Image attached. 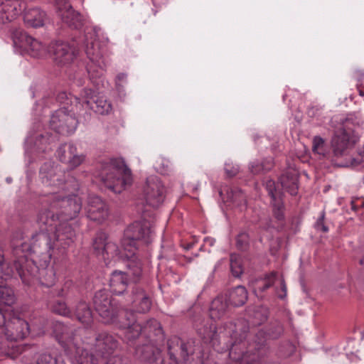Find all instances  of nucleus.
<instances>
[{
  "label": "nucleus",
  "instance_id": "f257e3e1",
  "mask_svg": "<svg viewBox=\"0 0 364 364\" xmlns=\"http://www.w3.org/2000/svg\"><path fill=\"white\" fill-rule=\"evenodd\" d=\"M359 127L353 118H345L341 120L340 126L335 132L331 145L333 156L344 159L341 166H355L364 161L362 151L355 150L353 145L359 140L356 129Z\"/></svg>",
  "mask_w": 364,
  "mask_h": 364
},
{
  "label": "nucleus",
  "instance_id": "f03ea898",
  "mask_svg": "<svg viewBox=\"0 0 364 364\" xmlns=\"http://www.w3.org/2000/svg\"><path fill=\"white\" fill-rule=\"evenodd\" d=\"M54 210L50 207L42 208L38 212L36 223L39 232L31 237L30 249L37 257H41L45 265L50 262L52 257L50 233L61 222L59 214L57 212L55 213Z\"/></svg>",
  "mask_w": 364,
  "mask_h": 364
},
{
  "label": "nucleus",
  "instance_id": "7ed1b4c3",
  "mask_svg": "<svg viewBox=\"0 0 364 364\" xmlns=\"http://www.w3.org/2000/svg\"><path fill=\"white\" fill-rule=\"evenodd\" d=\"M138 210L141 212L142 220L135 221L128 226L122 240L124 257L129 259L138 258L136 256V242L149 244L152 240V221L149 218H151L153 213L151 210H143L141 206L138 207Z\"/></svg>",
  "mask_w": 364,
  "mask_h": 364
},
{
  "label": "nucleus",
  "instance_id": "20e7f679",
  "mask_svg": "<svg viewBox=\"0 0 364 364\" xmlns=\"http://www.w3.org/2000/svg\"><path fill=\"white\" fill-rule=\"evenodd\" d=\"M100 177L105 187L120 193L132 183L131 170L121 159H113L102 164Z\"/></svg>",
  "mask_w": 364,
  "mask_h": 364
},
{
  "label": "nucleus",
  "instance_id": "39448f33",
  "mask_svg": "<svg viewBox=\"0 0 364 364\" xmlns=\"http://www.w3.org/2000/svg\"><path fill=\"white\" fill-rule=\"evenodd\" d=\"M223 328L231 339L230 358L238 361L247 357L248 351L246 339L250 333L248 321L244 318L227 321L223 324Z\"/></svg>",
  "mask_w": 364,
  "mask_h": 364
},
{
  "label": "nucleus",
  "instance_id": "423d86ee",
  "mask_svg": "<svg viewBox=\"0 0 364 364\" xmlns=\"http://www.w3.org/2000/svg\"><path fill=\"white\" fill-rule=\"evenodd\" d=\"M127 272L114 271L109 279L112 291L116 294H122L128 285L127 277H130L134 282H138L142 277V264L139 258H127Z\"/></svg>",
  "mask_w": 364,
  "mask_h": 364
},
{
  "label": "nucleus",
  "instance_id": "0eeeda50",
  "mask_svg": "<svg viewBox=\"0 0 364 364\" xmlns=\"http://www.w3.org/2000/svg\"><path fill=\"white\" fill-rule=\"evenodd\" d=\"M95 311L104 323L114 322L118 316V307L116 301L105 289L97 291L92 299Z\"/></svg>",
  "mask_w": 364,
  "mask_h": 364
},
{
  "label": "nucleus",
  "instance_id": "6e6552de",
  "mask_svg": "<svg viewBox=\"0 0 364 364\" xmlns=\"http://www.w3.org/2000/svg\"><path fill=\"white\" fill-rule=\"evenodd\" d=\"M14 267L23 283L29 284L37 277L39 267L33 259H29L24 254L22 247L13 250Z\"/></svg>",
  "mask_w": 364,
  "mask_h": 364
},
{
  "label": "nucleus",
  "instance_id": "1a4fd4ad",
  "mask_svg": "<svg viewBox=\"0 0 364 364\" xmlns=\"http://www.w3.org/2000/svg\"><path fill=\"white\" fill-rule=\"evenodd\" d=\"M50 208L58 210L61 221L67 222L78 215L82 209V201L77 196L61 198L53 196Z\"/></svg>",
  "mask_w": 364,
  "mask_h": 364
},
{
  "label": "nucleus",
  "instance_id": "9d476101",
  "mask_svg": "<svg viewBox=\"0 0 364 364\" xmlns=\"http://www.w3.org/2000/svg\"><path fill=\"white\" fill-rule=\"evenodd\" d=\"M168 354L172 361L171 364H178L180 361H183L186 364H203L199 356L196 362H189V356L193 354L191 346L177 336L168 341Z\"/></svg>",
  "mask_w": 364,
  "mask_h": 364
},
{
  "label": "nucleus",
  "instance_id": "9b49d317",
  "mask_svg": "<svg viewBox=\"0 0 364 364\" xmlns=\"http://www.w3.org/2000/svg\"><path fill=\"white\" fill-rule=\"evenodd\" d=\"M77 124L75 116L65 108L59 109L51 116L50 126L52 129L60 134L67 135L73 133Z\"/></svg>",
  "mask_w": 364,
  "mask_h": 364
},
{
  "label": "nucleus",
  "instance_id": "f8f14e48",
  "mask_svg": "<svg viewBox=\"0 0 364 364\" xmlns=\"http://www.w3.org/2000/svg\"><path fill=\"white\" fill-rule=\"evenodd\" d=\"M144 194L146 203L152 208H158L164 202L165 188L158 176H150L146 178Z\"/></svg>",
  "mask_w": 364,
  "mask_h": 364
},
{
  "label": "nucleus",
  "instance_id": "ddd939ff",
  "mask_svg": "<svg viewBox=\"0 0 364 364\" xmlns=\"http://www.w3.org/2000/svg\"><path fill=\"white\" fill-rule=\"evenodd\" d=\"M39 175L42 182L50 186L61 187L66 181L65 171L52 162H45L40 168Z\"/></svg>",
  "mask_w": 364,
  "mask_h": 364
},
{
  "label": "nucleus",
  "instance_id": "4468645a",
  "mask_svg": "<svg viewBox=\"0 0 364 364\" xmlns=\"http://www.w3.org/2000/svg\"><path fill=\"white\" fill-rule=\"evenodd\" d=\"M49 52L52 53L53 60L59 65L70 64L76 58L78 49L73 43L68 42L55 41L52 43L49 48Z\"/></svg>",
  "mask_w": 364,
  "mask_h": 364
},
{
  "label": "nucleus",
  "instance_id": "2eb2a0df",
  "mask_svg": "<svg viewBox=\"0 0 364 364\" xmlns=\"http://www.w3.org/2000/svg\"><path fill=\"white\" fill-rule=\"evenodd\" d=\"M52 237V252L55 248L66 249L74 242L75 233L72 227L67 223L61 221L50 233Z\"/></svg>",
  "mask_w": 364,
  "mask_h": 364
},
{
  "label": "nucleus",
  "instance_id": "dca6fc26",
  "mask_svg": "<svg viewBox=\"0 0 364 364\" xmlns=\"http://www.w3.org/2000/svg\"><path fill=\"white\" fill-rule=\"evenodd\" d=\"M58 16L69 27L77 29L82 26V17L75 11L68 0H55Z\"/></svg>",
  "mask_w": 364,
  "mask_h": 364
},
{
  "label": "nucleus",
  "instance_id": "f3484780",
  "mask_svg": "<svg viewBox=\"0 0 364 364\" xmlns=\"http://www.w3.org/2000/svg\"><path fill=\"white\" fill-rule=\"evenodd\" d=\"M4 331L9 339L17 341L23 339L28 335L29 325L24 319L13 316L7 321Z\"/></svg>",
  "mask_w": 364,
  "mask_h": 364
},
{
  "label": "nucleus",
  "instance_id": "a211bd4d",
  "mask_svg": "<svg viewBox=\"0 0 364 364\" xmlns=\"http://www.w3.org/2000/svg\"><path fill=\"white\" fill-rule=\"evenodd\" d=\"M53 333L56 340L65 348V350L75 349L79 353V348L75 343V330L62 323H56L54 326Z\"/></svg>",
  "mask_w": 364,
  "mask_h": 364
},
{
  "label": "nucleus",
  "instance_id": "6ab92c4d",
  "mask_svg": "<svg viewBox=\"0 0 364 364\" xmlns=\"http://www.w3.org/2000/svg\"><path fill=\"white\" fill-rule=\"evenodd\" d=\"M87 215L91 220L102 223L108 217V208L106 203L97 196L88 198Z\"/></svg>",
  "mask_w": 364,
  "mask_h": 364
},
{
  "label": "nucleus",
  "instance_id": "aec40b11",
  "mask_svg": "<svg viewBox=\"0 0 364 364\" xmlns=\"http://www.w3.org/2000/svg\"><path fill=\"white\" fill-rule=\"evenodd\" d=\"M116 338L106 332L100 333L95 338V351L102 357H108L118 348Z\"/></svg>",
  "mask_w": 364,
  "mask_h": 364
},
{
  "label": "nucleus",
  "instance_id": "412c9836",
  "mask_svg": "<svg viewBox=\"0 0 364 364\" xmlns=\"http://www.w3.org/2000/svg\"><path fill=\"white\" fill-rule=\"evenodd\" d=\"M272 212L274 220L268 218L265 224H264V228L266 230L274 228L277 231L283 230L286 225L285 219V207L283 202L281 200H275L271 202Z\"/></svg>",
  "mask_w": 364,
  "mask_h": 364
},
{
  "label": "nucleus",
  "instance_id": "4be33fe9",
  "mask_svg": "<svg viewBox=\"0 0 364 364\" xmlns=\"http://www.w3.org/2000/svg\"><path fill=\"white\" fill-rule=\"evenodd\" d=\"M142 326V337L149 342L163 344L165 336L161 323L154 318H150Z\"/></svg>",
  "mask_w": 364,
  "mask_h": 364
},
{
  "label": "nucleus",
  "instance_id": "5701e85b",
  "mask_svg": "<svg viewBox=\"0 0 364 364\" xmlns=\"http://www.w3.org/2000/svg\"><path fill=\"white\" fill-rule=\"evenodd\" d=\"M161 345L149 341L143 345H138L135 348V355L141 361L154 363L161 358Z\"/></svg>",
  "mask_w": 364,
  "mask_h": 364
},
{
  "label": "nucleus",
  "instance_id": "b1692460",
  "mask_svg": "<svg viewBox=\"0 0 364 364\" xmlns=\"http://www.w3.org/2000/svg\"><path fill=\"white\" fill-rule=\"evenodd\" d=\"M132 304L139 313L148 312L151 306V301L149 294L139 286H135L132 291Z\"/></svg>",
  "mask_w": 364,
  "mask_h": 364
},
{
  "label": "nucleus",
  "instance_id": "393cba45",
  "mask_svg": "<svg viewBox=\"0 0 364 364\" xmlns=\"http://www.w3.org/2000/svg\"><path fill=\"white\" fill-rule=\"evenodd\" d=\"M18 0H6L0 4V23H6L15 19L22 11Z\"/></svg>",
  "mask_w": 364,
  "mask_h": 364
},
{
  "label": "nucleus",
  "instance_id": "a878e982",
  "mask_svg": "<svg viewBox=\"0 0 364 364\" xmlns=\"http://www.w3.org/2000/svg\"><path fill=\"white\" fill-rule=\"evenodd\" d=\"M15 341L9 339L4 334H0V355H6L11 358L16 357L18 354L26 353L30 348L28 346H18L14 344Z\"/></svg>",
  "mask_w": 364,
  "mask_h": 364
},
{
  "label": "nucleus",
  "instance_id": "bb28decb",
  "mask_svg": "<svg viewBox=\"0 0 364 364\" xmlns=\"http://www.w3.org/2000/svg\"><path fill=\"white\" fill-rule=\"evenodd\" d=\"M229 302L227 296L220 294L211 302L210 307V316L213 320H219L223 318L228 311Z\"/></svg>",
  "mask_w": 364,
  "mask_h": 364
},
{
  "label": "nucleus",
  "instance_id": "cd10ccee",
  "mask_svg": "<svg viewBox=\"0 0 364 364\" xmlns=\"http://www.w3.org/2000/svg\"><path fill=\"white\" fill-rule=\"evenodd\" d=\"M46 18V13L38 8L29 9L25 11L23 15L25 23L33 28L43 26Z\"/></svg>",
  "mask_w": 364,
  "mask_h": 364
},
{
  "label": "nucleus",
  "instance_id": "c85d7f7f",
  "mask_svg": "<svg viewBox=\"0 0 364 364\" xmlns=\"http://www.w3.org/2000/svg\"><path fill=\"white\" fill-rule=\"evenodd\" d=\"M298 181L299 176L294 170L287 171L280 177L282 188L292 196L297 193Z\"/></svg>",
  "mask_w": 364,
  "mask_h": 364
},
{
  "label": "nucleus",
  "instance_id": "c756f323",
  "mask_svg": "<svg viewBox=\"0 0 364 364\" xmlns=\"http://www.w3.org/2000/svg\"><path fill=\"white\" fill-rule=\"evenodd\" d=\"M230 305L240 306L247 300V291L243 286H237L224 294Z\"/></svg>",
  "mask_w": 364,
  "mask_h": 364
},
{
  "label": "nucleus",
  "instance_id": "7c9ffc66",
  "mask_svg": "<svg viewBox=\"0 0 364 364\" xmlns=\"http://www.w3.org/2000/svg\"><path fill=\"white\" fill-rule=\"evenodd\" d=\"M85 102L92 110L100 114H108L112 110L111 103L103 97L92 96Z\"/></svg>",
  "mask_w": 364,
  "mask_h": 364
},
{
  "label": "nucleus",
  "instance_id": "2f4dec72",
  "mask_svg": "<svg viewBox=\"0 0 364 364\" xmlns=\"http://www.w3.org/2000/svg\"><path fill=\"white\" fill-rule=\"evenodd\" d=\"M85 53L92 63L97 64L101 70V72H102L105 70V64L102 59V53L98 47V43L91 42L90 44H87L85 48ZM102 74V73H100V75Z\"/></svg>",
  "mask_w": 364,
  "mask_h": 364
},
{
  "label": "nucleus",
  "instance_id": "473e14b6",
  "mask_svg": "<svg viewBox=\"0 0 364 364\" xmlns=\"http://www.w3.org/2000/svg\"><path fill=\"white\" fill-rule=\"evenodd\" d=\"M75 314L77 319L85 326L92 323V314L86 302L80 301L76 306Z\"/></svg>",
  "mask_w": 364,
  "mask_h": 364
},
{
  "label": "nucleus",
  "instance_id": "72a5a7b5",
  "mask_svg": "<svg viewBox=\"0 0 364 364\" xmlns=\"http://www.w3.org/2000/svg\"><path fill=\"white\" fill-rule=\"evenodd\" d=\"M312 152L319 159H329L330 154L325 140L320 136H315L312 140Z\"/></svg>",
  "mask_w": 364,
  "mask_h": 364
},
{
  "label": "nucleus",
  "instance_id": "f704fd0d",
  "mask_svg": "<svg viewBox=\"0 0 364 364\" xmlns=\"http://www.w3.org/2000/svg\"><path fill=\"white\" fill-rule=\"evenodd\" d=\"M124 329V338L127 343H132L135 341L140 336H142L141 324L134 322L127 327H122Z\"/></svg>",
  "mask_w": 364,
  "mask_h": 364
},
{
  "label": "nucleus",
  "instance_id": "c9c22d12",
  "mask_svg": "<svg viewBox=\"0 0 364 364\" xmlns=\"http://www.w3.org/2000/svg\"><path fill=\"white\" fill-rule=\"evenodd\" d=\"M35 279H37L41 285L50 287L54 284L55 281L54 271L52 268H39V272Z\"/></svg>",
  "mask_w": 364,
  "mask_h": 364
},
{
  "label": "nucleus",
  "instance_id": "e433bc0d",
  "mask_svg": "<svg viewBox=\"0 0 364 364\" xmlns=\"http://www.w3.org/2000/svg\"><path fill=\"white\" fill-rule=\"evenodd\" d=\"M13 41L15 46L25 51L33 37L23 30L16 29L13 33Z\"/></svg>",
  "mask_w": 364,
  "mask_h": 364
},
{
  "label": "nucleus",
  "instance_id": "4c0bfd02",
  "mask_svg": "<svg viewBox=\"0 0 364 364\" xmlns=\"http://www.w3.org/2000/svg\"><path fill=\"white\" fill-rule=\"evenodd\" d=\"M36 364H65L60 357L54 353L43 352L40 353L36 359Z\"/></svg>",
  "mask_w": 364,
  "mask_h": 364
},
{
  "label": "nucleus",
  "instance_id": "58836bf2",
  "mask_svg": "<svg viewBox=\"0 0 364 364\" xmlns=\"http://www.w3.org/2000/svg\"><path fill=\"white\" fill-rule=\"evenodd\" d=\"M25 52L33 58H40L46 53V47L40 41L32 38Z\"/></svg>",
  "mask_w": 364,
  "mask_h": 364
},
{
  "label": "nucleus",
  "instance_id": "ea45409f",
  "mask_svg": "<svg viewBox=\"0 0 364 364\" xmlns=\"http://www.w3.org/2000/svg\"><path fill=\"white\" fill-rule=\"evenodd\" d=\"M50 309L55 314L66 317L72 316V312L64 301L59 299L53 301L50 306Z\"/></svg>",
  "mask_w": 364,
  "mask_h": 364
},
{
  "label": "nucleus",
  "instance_id": "a19ab883",
  "mask_svg": "<svg viewBox=\"0 0 364 364\" xmlns=\"http://www.w3.org/2000/svg\"><path fill=\"white\" fill-rule=\"evenodd\" d=\"M75 145L73 144H64L60 145L56 151L57 158L64 164L70 159Z\"/></svg>",
  "mask_w": 364,
  "mask_h": 364
},
{
  "label": "nucleus",
  "instance_id": "79ce46f5",
  "mask_svg": "<svg viewBox=\"0 0 364 364\" xmlns=\"http://www.w3.org/2000/svg\"><path fill=\"white\" fill-rule=\"evenodd\" d=\"M267 333H266L263 331H259L254 336V340L252 343H249L247 341V347L250 348L252 346V348L250 350H247L248 353L250 352H252L253 350H259L263 346H264L266 342V338H267Z\"/></svg>",
  "mask_w": 364,
  "mask_h": 364
},
{
  "label": "nucleus",
  "instance_id": "37998d69",
  "mask_svg": "<svg viewBox=\"0 0 364 364\" xmlns=\"http://www.w3.org/2000/svg\"><path fill=\"white\" fill-rule=\"evenodd\" d=\"M107 235L105 232L100 231L96 234L93 240V248L99 255H102L107 245Z\"/></svg>",
  "mask_w": 364,
  "mask_h": 364
},
{
  "label": "nucleus",
  "instance_id": "c03bdc74",
  "mask_svg": "<svg viewBox=\"0 0 364 364\" xmlns=\"http://www.w3.org/2000/svg\"><path fill=\"white\" fill-rule=\"evenodd\" d=\"M230 270L235 277H239L243 273L241 258L236 254H231L230 258Z\"/></svg>",
  "mask_w": 364,
  "mask_h": 364
},
{
  "label": "nucleus",
  "instance_id": "a18cd8bd",
  "mask_svg": "<svg viewBox=\"0 0 364 364\" xmlns=\"http://www.w3.org/2000/svg\"><path fill=\"white\" fill-rule=\"evenodd\" d=\"M119 254V250L117 245L112 242H107V245L102 254L105 261L110 260L118 256Z\"/></svg>",
  "mask_w": 364,
  "mask_h": 364
},
{
  "label": "nucleus",
  "instance_id": "49530a36",
  "mask_svg": "<svg viewBox=\"0 0 364 364\" xmlns=\"http://www.w3.org/2000/svg\"><path fill=\"white\" fill-rule=\"evenodd\" d=\"M85 159V156L84 154H79L77 153V147L75 146L74 151L72 152L70 159L67 161L66 164L68 166L69 168L74 169L82 164Z\"/></svg>",
  "mask_w": 364,
  "mask_h": 364
},
{
  "label": "nucleus",
  "instance_id": "de8ad7c7",
  "mask_svg": "<svg viewBox=\"0 0 364 364\" xmlns=\"http://www.w3.org/2000/svg\"><path fill=\"white\" fill-rule=\"evenodd\" d=\"M80 354L77 358V364H99V360L95 355L87 350H80Z\"/></svg>",
  "mask_w": 364,
  "mask_h": 364
},
{
  "label": "nucleus",
  "instance_id": "09e8293b",
  "mask_svg": "<svg viewBox=\"0 0 364 364\" xmlns=\"http://www.w3.org/2000/svg\"><path fill=\"white\" fill-rule=\"evenodd\" d=\"M283 332L284 328L282 323L278 321H275L271 323L267 333L268 337L273 339H277L281 336Z\"/></svg>",
  "mask_w": 364,
  "mask_h": 364
},
{
  "label": "nucleus",
  "instance_id": "8fccbe9b",
  "mask_svg": "<svg viewBox=\"0 0 364 364\" xmlns=\"http://www.w3.org/2000/svg\"><path fill=\"white\" fill-rule=\"evenodd\" d=\"M136 321L135 315L132 311H123L120 314L119 325L120 327H127V326L132 325Z\"/></svg>",
  "mask_w": 364,
  "mask_h": 364
},
{
  "label": "nucleus",
  "instance_id": "3c124183",
  "mask_svg": "<svg viewBox=\"0 0 364 364\" xmlns=\"http://www.w3.org/2000/svg\"><path fill=\"white\" fill-rule=\"evenodd\" d=\"M253 317L255 321L254 323L255 325H260L265 321H267L268 317V311L267 309L264 307H258L253 314Z\"/></svg>",
  "mask_w": 364,
  "mask_h": 364
},
{
  "label": "nucleus",
  "instance_id": "603ef678",
  "mask_svg": "<svg viewBox=\"0 0 364 364\" xmlns=\"http://www.w3.org/2000/svg\"><path fill=\"white\" fill-rule=\"evenodd\" d=\"M272 167V163L271 161H268L267 164H265L264 162H253L250 168V171L253 173V174H259L263 171H267L268 170H269Z\"/></svg>",
  "mask_w": 364,
  "mask_h": 364
},
{
  "label": "nucleus",
  "instance_id": "864d4df0",
  "mask_svg": "<svg viewBox=\"0 0 364 364\" xmlns=\"http://www.w3.org/2000/svg\"><path fill=\"white\" fill-rule=\"evenodd\" d=\"M236 247L241 251L246 250L249 247V235L246 232H241L236 237Z\"/></svg>",
  "mask_w": 364,
  "mask_h": 364
},
{
  "label": "nucleus",
  "instance_id": "5fc2aeb1",
  "mask_svg": "<svg viewBox=\"0 0 364 364\" xmlns=\"http://www.w3.org/2000/svg\"><path fill=\"white\" fill-rule=\"evenodd\" d=\"M276 276L277 273L274 272L267 275L263 282V284L261 286L258 287V291L260 292H264V291L270 288L275 282Z\"/></svg>",
  "mask_w": 364,
  "mask_h": 364
},
{
  "label": "nucleus",
  "instance_id": "6e6d98bb",
  "mask_svg": "<svg viewBox=\"0 0 364 364\" xmlns=\"http://www.w3.org/2000/svg\"><path fill=\"white\" fill-rule=\"evenodd\" d=\"M231 200L237 205H246L247 200L244 193L240 190H235L232 191Z\"/></svg>",
  "mask_w": 364,
  "mask_h": 364
},
{
  "label": "nucleus",
  "instance_id": "4d7b16f0",
  "mask_svg": "<svg viewBox=\"0 0 364 364\" xmlns=\"http://www.w3.org/2000/svg\"><path fill=\"white\" fill-rule=\"evenodd\" d=\"M264 185H265V188L268 192V194L270 196V197L272 199V201L277 200L276 198V196H275V191H276L275 182L272 179H267L265 181Z\"/></svg>",
  "mask_w": 364,
  "mask_h": 364
},
{
  "label": "nucleus",
  "instance_id": "13d9d810",
  "mask_svg": "<svg viewBox=\"0 0 364 364\" xmlns=\"http://www.w3.org/2000/svg\"><path fill=\"white\" fill-rule=\"evenodd\" d=\"M325 220V212H322L321 216L318 218L315 228L317 230L322 231L323 232H326L328 231V227L324 223Z\"/></svg>",
  "mask_w": 364,
  "mask_h": 364
},
{
  "label": "nucleus",
  "instance_id": "bf43d9fd",
  "mask_svg": "<svg viewBox=\"0 0 364 364\" xmlns=\"http://www.w3.org/2000/svg\"><path fill=\"white\" fill-rule=\"evenodd\" d=\"M225 170L229 177H234L239 173L238 166H233L230 164H225Z\"/></svg>",
  "mask_w": 364,
  "mask_h": 364
},
{
  "label": "nucleus",
  "instance_id": "052dcab7",
  "mask_svg": "<svg viewBox=\"0 0 364 364\" xmlns=\"http://www.w3.org/2000/svg\"><path fill=\"white\" fill-rule=\"evenodd\" d=\"M69 283H65L62 287L55 290V294L59 297H65L68 294L69 291Z\"/></svg>",
  "mask_w": 364,
  "mask_h": 364
},
{
  "label": "nucleus",
  "instance_id": "680f3d73",
  "mask_svg": "<svg viewBox=\"0 0 364 364\" xmlns=\"http://www.w3.org/2000/svg\"><path fill=\"white\" fill-rule=\"evenodd\" d=\"M281 290L282 294H278V297L283 299L287 296V286L284 279L281 281Z\"/></svg>",
  "mask_w": 364,
  "mask_h": 364
},
{
  "label": "nucleus",
  "instance_id": "e2e57ef3",
  "mask_svg": "<svg viewBox=\"0 0 364 364\" xmlns=\"http://www.w3.org/2000/svg\"><path fill=\"white\" fill-rule=\"evenodd\" d=\"M7 321H6V315L2 311V309H0V329L4 330L5 326L6 324Z\"/></svg>",
  "mask_w": 364,
  "mask_h": 364
},
{
  "label": "nucleus",
  "instance_id": "0e129e2a",
  "mask_svg": "<svg viewBox=\"0 0 364 364\" xmlns=\"http://www.w3.org/2000/svg\"><path fill=\"white\" fill-rule=\"evenodd\" d=\"M106 364H124L119 357H112L108 360Z\"/></svg>",
  "mask_w": 364,
  "mask_h": 364
},
{
  "label": "nucleus",
  "instance_id": "69168bd1",
  "mask_svg": "<svg viewBox=\"0 0 364 364\" xmlns=\"http://www.w3.org/2000/svg\"><path fill=\"white\" fill-rule=\"evenodd\" d=\"M215 333H216L215 327H214L213 328V331L210 332V333L209 335H208V338H210L211 340H213Z\"/></svg>",
  "mask_w": 364,
  "mask_h": 364
},
{
  "label": "nucleus",
  "instance_id": "338daca9",
  "mask_svg": "<svg viewBox=\"0 0 364 364\" xmlns=\"http://www.w3.org/2000/svg\"><path fill=\"white\" fill-rule=\"evenodd\" d=\"M66 97V93L65 92H61V93H60L58 95V99L60 100L64 99V97Z\"/></svg>",
  "mask_w": 364,
  "mask_h": 364
},
{
  "label": "nucleus",
  "instance_id": "774afa93",
  "mask_svg": "<svg viewBox=\"0 0 364 364\" xmlns=\"http://www.w3.org/2000/svg\"><path fill=\"white\" fill-rule=\"evenodd\" d=\"M358 92H359V95L362 97L364 96V91L360 88V86L358 87Z\"/></svg>",
  "mask_w": 364,
  "mask_h": 364
}]
</instances>
